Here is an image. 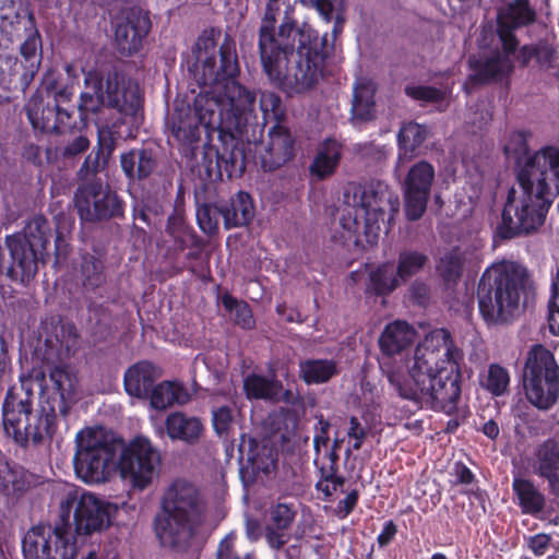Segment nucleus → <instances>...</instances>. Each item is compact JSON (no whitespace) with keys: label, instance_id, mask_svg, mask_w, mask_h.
Returning a JSON list of instances; mask_svg holds the SVG:
<instances>
[{"label":"nucleus","instance_id":"obj_38","mask_svg":"<svg viewBox=\"0 0 559 559\" xmlns=\"http://www.w3.org/2000/svg\"><path fill=\"white\" fill-rule=\"evenodd\" d=\"M427 129L415 122L405 123L399 132L400 159L409 157L426 140Z\"/></svg>","mask_w":559,"mask_h":559},{"label":"nucleus","instance_id":"obj_64","mask_svg":"<svg viewBox=\"0 0 559 559\" xmlns=\"http://www.w3.org/2000/svg\"><path fill=\"white\" fill-rule=\"evenodd\" d=\"M56 103V122L58 130L55 131V133H63L67 130H70L71 124V114L68 109L61 107L62 102H55Z\"/></svg>","mask_w":559,"mask_h":559},{"label":"nucleus","instance_id":"obj_43","mask_svg":"<svg viewBox=\"0 0 559 559\" xmlns=\"http://www.w3.org/2000/svg\"><path fill=\"white\" fill-rule=\"evenodd\" d=\"M405 93L416 100L435 104L439 110L445 109L449 105L447 92L431 86H407Z\"/></svg>","mask_w":559,"mask_h":559},{"label":"nucleus","instance_id":"obj_5","mask_svg":"<svg viewBox=\"0 0 559 559\" xmlns=\"http://www.w3.org/2000/svg\"><path fill=\"white\" fill-rule=\"evenodd\" d=\"M78 108L83 119L90 115L117 114L115 124H124L129 120H136L142 98L134 82L120 80L118 74L104 78L96 71H88L84 76Z\"/></svg>","mask_w":559,"mask_h":559},{"label":"nucleus","instance_id":"obj_36","mask_svg":"<svg viewBox=\"0 0 559 559\" xmlns=\"http://www.w3.org/2000/svg\"><path fill=\"white\" fill-rule=\"evenodd\" d=\"M282 384L277 380L259 374H249L243 379V390L249 400H278Z\"/></svg>","mask_w":559,"mask_h":559},{"label":"nucleus","instance_id":"obj_45","mask_svg":"<svg viewBox=\"0 0 559 559\" xmlns=\"http://www.w3.org/2000/svg\"><path fill=\"white\" fill-rule=\"evenodd\" d=\"M224 308L234 317L236 324L243 329H251L254 325V319L249 305L245 301L237 300L230 295L222 298Z\"/></svg>","mask_w":559,"mask_h":559},{"label":"nucleus","instance_id":"obj_32","mask_svg":"<svg viewBox=\"0 0 559 559\" xmlns=\"http://www.w3.org/2000/svg\"><path fill=\"white\" fill-rule=\"evenodd\" d=\"M338 373L333 359H305L299 362V377L307 384H322Z\"/></svg>","mask_w":559,"mask_h":559},{"label":"nucleus","instance_id":"obj_44","mask_svg":"<svg viewBox=\"0 0 559 559\" xmlns=\"http://www.w3.org/2000/svg\"><path fill=\"white\" fill-rule=\"evenodd\" d=\"M35 102H27L25 105V111L33 128L43 132L52 133L58 130L56 120V103L46 109L44 116L37 115V107Z\"/></svg>","mask_w":559,"mask_h":559},{"label":"nucleus","instance_id":"obj_1","mask_svg":"<svg viewBox=\"0 0 559 559\" xmlns=\"http://www.w3.org/2000/svg\"><path fill=\"white\" fill-rule=\"evenodd\" d=\"M415 337V329L406 322L388 324L379 340L385 355L381 370L402 399L451 415L461 397L463 353L448 330L436 329L417 344L412 357H405Z\"/></svg>","mask_w":559,"mask_h":559},{"label":"nucleus","instance_id":"obj_6","mask_svg":"<svg viewBox=\"0 0 559 559\" xmlns=\"http://www.w3.org/2000/svg\"><path fill=\"white\" fill-rule=\"evenodd\" d=\"M397 210L399 198L386 185H347L337 209L338 224L343 229L342 238L350 240L361 230H372L380 221H391Z\"/></svg>","mask_w":559,"mask_h":559},{"label":"nucleus","instance_id":"obj_40","mask_svg":"<svg viewBox=\"0 0 559 559\" xmlns=\"http://www.w3.org/2000/svg\"><path fill=\"white\" fill-rule=\"evenodd\" d=\"M467 250L459 247L447 253L439 265L443 277L448 281L457 278L462 274L465 263L469 260Z\"/></svg>","mask_w":559,"mask_h":559},{"label":"nucleus","instance_id":"obj_15","mask_svg":"<svg viewBox=\"0 0 559 559\" xmlns=\"http://www.w3.org/2000/svg\"><path fill=\"white\" fill-rule=\"evenodd\" d=\"M524 390L531 404L539 409L550 408L559 395V367L550 350L534 346L524 370Z\"/></svg>","mask_w":559,"mask_h":559},{"label":"nucleus","instance_id":"obj_62","mask_svg":"<svg viewBox=\"0 0 559 559\" xmlns=\"http://www.w3.org/2000/svg\"><path fill=\"white\" fill-rule=\"evenodd\" d=\"M88 146L90 140L85 135H79L64 146L63 156L75 157L85 152Z\"/></svg>","mask_w":559,"mask_h":559},{"label":"nucleus","instance_id":"obj_22","mask_svg":"<svg viewBox=\"0 0 559 559\" xmlns=\"http://www.w3.org/2000/svg\"><path fill=\"white\" fill-rule=\"evenodd\" d=\"M222 142L225 145L222 154L212 145L203 146L202 167L209 177L212 176L216 168L221 169L223 164L229 175L241 174L245 170L246 158L241 147L242 141L238 139L231 141L229 138H226V142Z\"/></svg>","mask_w":559,"mask_h":559},{"label":"nucleus","instance_id":"obj_27","mask_svg":"<svg viewBox=\"0 0 559 559\" xmlns=\"http://www.w3.org/2000/svg\"><path fill=\"white\" fill-rule=\"evenodd\" d=\"M50 547L48 556L53 559H75L80 542L74 536L70 522H60L55 526L50 525Z\"/></svg>","mask_w":559,"mask_h":559},{"label":"nucleus","instance_id":"obj_13","mask_svg":"<svg viewBox=\"0 0 559 559\" xmlns=\"http://www.w3.org/2000/svg\"><path fill=\"white\" fill-rule=\"evenodd\" d=\"M313 5L325 21H333V33L337 34L344 23V0H300ZM297 0H269L265 13L259 29L258 47L263 48V43L272 45L278 43L280 28L288 24L293 28H300L292 16L294 4Z\"/></svg>","mask_w":559,"mask_h":559},{"label":"nucleus","instance_id":"obj_56","mask_svg":"<svg viewBox=\"0 0 559 559\" xmlns=\"http://www.w3.org/2000/svg\"><path fill=\"white\" fill-rule=\"evenodd\" d=\"M212 421L217 435L223 436L227 433L233 424L231 409L228 406H221L213 409Z\"/></svg>","mask_w":559,"mask_h":559},{"label":"nucleus","instance_id":"obj_60","mask_svg":"<svg viewBox=\"0 0 559 559\" xmlns=\"http://www.w3.org/2000/svg\"><path fill=\"white\" fill-rule=\"evenodd\" d=\"M358 501V492L357 490H352L347 493V496L340 500L335 510L334 514L338 519H345L355 508Z\"/></svg>","mask_w":559,"mask_h":559},{"label":"nucleus","instance_id":"obj_42","mask_svg":"<svg viewBox=\"0 0 559 559\" xmlns=\"http://www.w3.org/2000/svg\"><path fill=\"white\" fill-rule=\"evenodd\" d=\"M510 383L509 371L498 364H492L487 370V374L483 378V386L496 396L502 395Z\"/></svg>","mask_w":559,"mask_h":559},{"label":"nucleus","instance_id":"obj_24","mask_svg":"<svg viewBox=\"0 0 559 559\" xmlns=\"http://www.w3.org/2000/svg\"><path fill=\"white\" fill-rule=\"evenodd\" d=\"M120 164L129 179H145L157 166V151L153 147L131 150L121 154Z\"/></svg>","mask_w":559,"mask_h":559},{"label":"nucleus","instance_id":"obj_14","mask_svg":"<svg viewBox=\"0 0 559 559\" xmlns=\"http://www.w3.org/2000/svg\"><path fill=\"white\" fill-rule=\"evenodd\" d=\"M206 512V502L198 488L188 481H177V552L195 558L202 545Z\"/></svg>","mask_w":559,"mask_h":559},{"label":"nucleus","instance_id":"obj_29","mask_svg":"<svg viewBox=\"0 0 559 559\" xmlns=\"http://www.w3.org/2000/svg\"><path fill=\"white\" fill-rule=\"evenodd\" d=\"M376 86L367 79H359L354 85L352 115L357 121H369L376 116Z\"/></svg>","mask_w":559,"mask_h":559},{"label":"nucleus","instance_id":"obj_20","mask_svg":"<svg viewBox=\"0 0 559 559\" xmlns=\"http://www.w3.org/2000/svg\"><path fill=\"white\" fill-rule=\"evenodd\" d=\"M40 37L34 26L29 27V33L20 47L22 60L14 57H5V63L10 67L11 75L14 76L22 88H26L37 73L41 53L38 51Z\"/></svg>","mask_w":559,"mask_h":559},{"label":"nucleus","instance_id":"obj_49","mask_svg":"<svg viewBox=\"0 0 559 559\" xmlns=\"http://www.w3.org/2000/svg\"><path fill=\"white\" fill-rule=\"evenodd\" d=\"M221 202L202 204L197 210V219L200 228L206 234H214L218 230L221 214Z\"/></svg>","mask_w":559,"mask_h":559},{"label":"nucleus","instance_id":"obj_16","mask_svg":"<svg viewBox=\"0 0 559 559\" xmlns=\"http://www.w3.org/2000/svg\"><path fill=\"white\" fill-rule=\"evenodd\" d=\"M61 522H70L74 536L100 532L109 525V504L97 496L67 487L60 500Z\"/></svg>","mask_w":559,"mask_h":559},{"label":"nucleus","instance_id":"obj_23","mask_svg":"<svg viewBox=\"0 0 559 559\" xmlns=\"http://www.w3.org/2000/svg\"><path fill=\"white\" fill-rule=\"evenodd\" d=\"M163 369L148 360H141L130 366L123 377L126 392L134 397L148 396L153 383L163 377Z\"/></svg>","mask_w":559,"mask_h":559},{"label":"nucleus","instance_id":"obj_39","mask_svg":"<svg viewBox=\"0 0 559 559\" xmlns=\"http://www.w3.org/2000/svg\"><path fill=\"white\" fill-rule=\"evenodd\" d=\"M400 277L392 264L385 263L370 273V288L378 295L394 290L400 284Z\"/></svg>","mask_w":559,"mask_h":559},{"label":"nucleus","instance_id":"obj_59","mask_svg":"<svg viewBox=\"0 0 559 559\" xmlns=\"http://www.w3.org/2000/svg\"><path fill=\"white\" fill-rule=\"evenodd\" d=\"M235 534L230 533L221 542L217 549V559H249L248 554L240 556L235 552Z\"/></svg>","mask_w":559,"mask_h":559},{"label":"nucleus","instance_id":"obj_10","mask_svg":"<svg viewBox=\"0 0 559 559\" xmlns=\"http://www.w3.org/2000/svg\"><path fill=\"white\" fill-rule=\"evenodd\" d=\"M497 20L502 51H493L477 62L475 70L480 81L501 80L512 72V56L518 46L513 31L533 23L535 11L528 0H512L499 10Z\"/></svg>","mask_w":559,"mask_h":559},{"label":"nucleus","instance_id":"obj_37","mask_svg":"<svg viewBox=\"0 0 559 559\" xmlns=\"http://www.w3.org/2000/svg\"><path fill=\"white\" fill-rule=\"evenodd\" d=\"M31 485L29 475L19 466L0 461V489L7 495L22 492Z\"/></svg>","mask_w":559,"mask_h":559},{"label":"nucleus","instance_id":"obj_17","mask_svg":"<svg viewBox=\"0 0 559 559\" xmlns=\"http://www.w3.org/2000/svg\"><path fill=\"white\" fill-rule=\"evenodd\" d=\"M117 468L122 480L131 488L144 490L148 487L160 465L159 451L142 436L130 440L119 450Z\"/></svg>","mask_w":559,"mask_h":559},{"label":"nucleus","instance_id":"obj_33","mask_svg":"<svg viewBox=\"0 0 559 559\" xmlns=\"http://www.w3.org/2000/svg\"><path fill=\"white\" fill-rule=\"evenodd\" d=\"M532 469L537 476L548 472L559 471V441L548 438L534 450Z\"/></svg>","mask_w":559,"mask_h":559},{"label":"nucleus","instance_id":"obj_2","mask_svg":"<svg viewBox=\"0 0 559 559\" xmlns=\"http://www.w3.org/2000/svg\"><path fill=\"white\" fill-rule=\"evenodd\" d=\"M221 32L204 31L185 63L202 86L221 90L219 139L242 141L255 120V95L235 80L239 72L235 41L226 35L217 49Z\"/></svg>","mask_w":559,"mask_h":559},{"label":"nucleus","instance_id":"obj_63","mask_svg":"<svg viewBox=\"0 0 559 559\" xmlns=\"http://www.w3.org/2000/svg\"><path fill=\"white\" fill-rule=\"evenodd\" d=\"M554 58L555 51L550 45L547 43H539L535 45V60L540 67H550Z\"/></svg>","mask_w":559,"mask_h":559},{"label":"nucleus","instance_id":"obj_12","mask_svg":"<svg viewBox=\"0 0 559 559\" xmlns=\"http://www.w3.org/2000/svg\"><path fill=\"white\" fill-rule=\"evenodd\" d=\"M552 201L540 191L519 181V186L509 191L498 227L499 235L510 239L536 230L544 224Z\"/></svg>","mask_w":559,"mask_h":559},{"label":"nucleus","instance_id":"obj_11","mask_svg":"<svg viewBox=\"0 0 559 559\" xmlns=\"http://www.w3.org/2000/svg\"><path fill=\"white\" fill-rule=\"evenodd\" d=\"M98 155L86 156L79 169L80 183L74 192V207L82 222L98 223L122 215V201L111 187L96 178Z\"/></svg>","mask_w":559,"mask_h":559},{"label":"nucleus","instance_id":"obj_4","mask_svg":"<svg viewBox=\"0 0 559 559\" xmlns=\"http://www.w3.org/2000/svg\"><path fill=\"white\" fill-rule=\"evenodd\" d=\"M533 282L522 265L502 261L484 272L478 283V308L489 324L512 321L521 313L522 298L531 290Z\"/></svg>","mask_w":559,"mask_h":559},{"label":"nucleus","instance_id":"obj_41","mask_svg":"<svg viewBox=\"0 0 559 559\" xmlns=\"http://www.w3.org/2000/svg\"><path fill=\"white\" fill-rule=\"evenodd\" d=\"M427 262V257L416 251H405L399 257V264L395 270L401 282H406L419 273Z\"/></svg>","mask_w":559,"mask_h":559},{"label":"nucleus","instance_id":"obj_34","mask_svg":"<svg viewBox=\"0 0 559 559\" xmlns=\"http://www.w3.org/2000/svg\"><path fill=\"white\" fill-rule=\"evenodd\" d=\"M175 498L171 493L163 500L162 510L155 518V534L164 547H175Z\"/></svg>","mask_w":559,"mask_h":559},{"label":"nucleus","instance_id":"obj_55","mask_svg":"<svg viewBox=\"0 0 559 559\" xmlns=\"http://www.w3.org/2000/svg\"><path fill=\"white\" fill-rule=\"evenodd\" d=\"M295 513L286 503H278L271 511V525L276 530H286L294 521Z\"/></svg>","mask_w":559,"mask_h":559},{"label":"nucleus","instance_id":"obj_25","mask_svg":"<svg viewBox=\"0 0 559 559\" xmlns=\"http://www.w3.org/2000/svg\"><path fill=\"white\" fill-rule=\"evenodd\" d=\"M221 202V214L226 229L248 225L254 216L251 197L239 191L227 201Z\"/></svg>","mask_w":559,"mask_h":559},{"label":"nucleus","instance_id":"obj_52","mask_svg":"<svg viewBox=\"0 0 559 559\" xmlns=\"http://www.w3.org/2000/svg\"><path fill=\"white\" fill-rule=\"evenodd\" d=\"M260 109L266 122L275 121L278 123L284 112L282 107V99L274 92H262L260 97Z\"/></svg>","mask_w":559,"mask_h":559},{"label":"nucleus","instance_id":"obj_3","mask_svg":"<svg viewBox=\"0 0 559 559\" xmlns=\"http://www.w3.org/2000/svg\"><path fill=\"white\" fill-rule=\"evenodd\" d=\"M325 38L309 24L300 28L285 24L278 43H263L259 49L263 72L269 81L287 95L311 91L322 79L326 53Z\"/></svg>","mask_w":559,"mask_h":559},{"label":"nucleus","instance_id":"obj_54","mask_svg":"<svg viewBox=\"0 0 559 559\" xmlns=\"http://www.w3.org/2000/svg\"><path fill=\"white\" fill-rule=\"evenodd\" d=\"M548 322L552 334L559 335V270L552 283L551 296L548 302Z\"/></svg>","mask_w":559,"mask_h":559},{"label":"nucleus","instance_id":"obj_47","mask_svg":"<svg viewBox=\"0 0 559 559\" xmlns=\"http://www.w3.org/2000/svg\"><path fill=\"white\" fill-rule=\"evenodd\" d=\"M148 397L152 408L166 411L175 403V382L162 381L150 391Z\"/></svg>","mask_w":559,"mask_h":559},{"label":"nucleus","instance_id":"obj_28","mask_svg":"<svg viewBox=\"0 0 559 559\" xmlns=\"http://www.w3.org/2000/svg\"><path fill=\"white\" fill-rule=\"evenodd\" d=\"M294 140L288 130L276 123L269 131V141L265 145L264 163L270 162V168L280 167L292 157Z\"/></svg>","mask_w":559,"mask_h":559},{"label":"nucleus","instance_id":"obj_8","mask_svg":"<svg viewBox=\"0 0 559 559\" xmlns=\"http://www.w3.org/2000/svg\"><path fill=\"white\" fill-rule=\"evenodd\" d=\"M33 395L23 388L8 391L3 402V428L21 447L38 445L51 438L56 414L53 408L33 409Z\"/></svg>","mask_w":559,"mask_h":559},{"label":"nucleus","instance_id":"obj_57","mask_svg":"<svg viewBox=\"0 0 559 559\" xmlns=\"http://www.w3.org/2000/svg\"><path fill=\"white\" fill-rule=\"evenodd\" d=\"M343 485L344 478L334 473L333 467H329L323 472V479L318 481L317 489L330 497Z\"/></svg>","mask_w":559,"mask_h":559},{"label":"nucleus","instance_id":"obj_18","mask_svg":"<svg viewBox=\"0 0 559 559\" xmlns=\"http://www.w3.org/2000/svg\"><path fill=\"white\" fill-rule=\"evenodd\" d=\"M552 200L559 194V148L546 146L527 159L518 176Z\"/></svg>","mask_w":559,"mask_h":559},{"label":"nucleus","instance_id":"obj_19","mask_svg":"<svg viewBox=\"0 0 559 559\" xmlns=\"http://www.w3.org/2000/svg\"><path fill=\"white\" fill-rule=\"evenodd\" d=\"M435 180V168L421 160L411 167L404 181L405 213L408 219L416 221L426 211Z\"/></svg>","mask_w":559,"mask_h":559},{"label":"nucleus","instance_id":"obj_26","mask_svg":"<svg viewBox=\"0 0 559 559\" xmlns=\"http://www.w3.org/2000/svg\"><path fill=\"white\" fill-rule=\"evenodd\" d=\"M210 91L201 92L194 99V112L201 124L206 129L219 132L221 123V90L217 86H209Z\"/></svg>","mask_w":559,"mask_h":559},{"label":"nucleus","instance_id":"obj_31","mask_svg":"<svg viewBox=\"0 0 559 559\" xmlns=\"http://www.w3.org/2000/svg\"><path fill=\"white\" fill-rule=\"evenodd\" d=\"M512 489L523 513L536 515L544 510L545 496L530 479L515 477L512 483Z\"/></svg>","mask_w":559,"mask_h":559},{"label":"nucleus","instance_id":"obj_53","mask_svg":"<svg viewBox=\"0 0 559 559\" xmlns=\"http://www.w3.org/2000/svg\"><path fill=\"white\" fill-rule=\"evenodd\" d=\"M41 90L46 92L47 98L52 102H69L72 95L68 87L59 84L58 78L53 71H49L45 74Z\"/></svg>","mask_w":559,"mask_h":559},{"label":"nucleus","instance_id":"obj_9","mask_svg":"<svg viewBox=\"0 0 559 559\" xmlns=\"http://www.w3.org/2000/svg\"><path fill=\"white\" fill-rule=\"evenodd\" d=\"M121 442L102 427H87L76 433L74 468L86 484L109 479L117 468L116 457Z\"/></svg>","mask_w":559,"mask_h":559},{"label":"nucleus","instance_id":"obj_7","mask_svg":"<svg viewBox=\"0 0 559 559\" xmlns=\"http://www.w3.org/2000/svg\"><path fill=\"white\" fill-rule=\"evenodd\" d=\"M50 231L48 221L35 216L22 233L8 236L5 246L0 247V274L21 282L33 278L49 243Z\"/></svg>","mask_w":559,"mask_h":559},{"label":"nucleus","instance_id":"obj_58","mask_svg":"<svg viewBox=\"0 0 559 559\" xmlns=\"http://www.w3.org/2000/svg\"><path fill=\"white\" fill-rule=\"evenodd\" d=\"M318 424L316 425V432L313 436V447L317 455L320 454L321 449L324 450L328 449L330 437H329V429H330V423L323 418L322 415L317 416Z\"/></svg>","mask_w":559,"mask_h":559},{"label":"nucleus","instance_id":"obj_46","mask_svg":"<svg viewBox=\"0 0 559 559\" xmlns=\"http://www.w3.org/2000/svg\"><path fill=\"white\" fill-rule=\"evenodd\" d=\"M50 380L62 403L72 399L76 386V378L72 372L64 367H56L50 372Z\"/></svg>","mask_w":559,"mask_h":559},{"label":"nucleus","instance_id":"obj_30","mask_svg":"<svg viewBox=\"0 0 559 559\" xmlns=\"http://www.w3.org/2000/svg\"><path fill=\"white\" fill-rule=\"evenodd\" d=\"M342 154L341 143L335 140L324 141L310 166L311 174L321 180L332 176L340 164Z\"/></svg>","mask_w":559,"mask_h":559},{"label":"nucleus","instance_id":"obj_50","mask_svg":"<svg viewBox=\"0 0 559 559\" xmlns=\"http://www.w3.org/2000/svg\"><path fill=\"white\" fill-rule=\"evenodd\" d=\"M117 119V114L97 116L96 126L98 133V144L100 147L107 150L109 153L114 151L115 147V131L114 129L118 128L120 124H115V120Z\"/></svg>","mask_w":559,"mask_h":559},{"label":"nucleus","instance_id":"obj_48","mask_svg":"<svg viewBox=\"0 0 559 559\" xmlns=\"http://www.w3.org/2000/svg\"><path fill=\"white\" fill-rule=\"evenodd\" d=\"M204 427L198 417H188L177 413V439L188 443L199 441Z\"/></svg>","mask_w":559,"mask_h":559},{"label":"nucleus","instance_id":"obj_35","mask_svg":"<svg viewBox=\"0 0 559 559\" xmlns=\"http://www.w3.org/2000/svg\"><path fill=\"white\" fill-rule=\"evenodd\" d=\"M74 277L86 290L97 288L104 282L102 261L93 254H83L79 266L75 267Z\"/></svg>","mask_w":559,"mask_h":559},{"label":"nucleus","instance_id":"obj_21","mask_svg":"<svg viewBox=\"0 0 559 559\" xmlns=\"http://www.w3.org/2000/svg\"><path fill=\"white\" fill-rule=\"evenodd\" d=\"M151 22L141 10H130L120 19L116 26L115 40L121 53L136 52L150 31Z\"/></svg>","mask_w":559,"mask_h":559},{"label":"nucleus","instance_id":"obj_61","mask_svg":"<svg viewBox=\"0 0 559 559\" xmlns=\"http://www.w3.org/2000/svg\"><path fill=\"white\" fill-rule=\"evenodd\" d=\"M347 436L348 438L354 439V450H359L362 447L367 432L356 417H350L349 419V428L347 430Z\"/></svg>","mask_w":559,"mask_h":559},{"label":"nucleus","instance_id":"obj_51","mask_svg":"<svg viewBox=\"0 0 559 559\" xmlns=\"http://www.w3.org/2000/svg\"><path fill=\"white\" fill-rule=\"evenodd\" d=\"M27 25L31 27V21H23L20 19L9 20L2 17L0 20V45L9 46L21 36V31H26Z\"/></svg>","mask_w":559,"mask_h":559}]
</instances>
